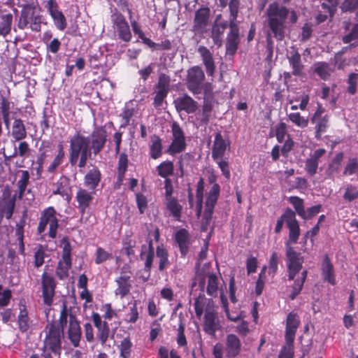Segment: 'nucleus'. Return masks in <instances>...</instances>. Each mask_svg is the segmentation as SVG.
<instances>
[{
  "label": "nucleus",
  "mask_w": 358,
  "mask_h": 358,
  "mask_svg": "<svg viewBox=\"0 0 358 358\" xmlns=\"http://www.w3.org/2000/svg\"><path fill=\"white\" fill-rule=\"evenodd\" d=\"M268 30L266 36V48L272 52L273 50V36L277 41H281L285 35V22L289 10L278 3H272L267 8Z\"/></svg>",
  "instance_id": "1"
},
{
  "label": "nucleus",
  "mask_w": 358,
  "mask_h": 358,
  "mask_svg": "<svg viewBox=\"0 0 358 358\" xmlns=\"http://www.w3.org/2000/svg\"><path fill=\"white\" fill-rule=\"evenodd\" d=\"M284 222L289 229V238L285 243H297L300 236V227L296 219V213L287 208L284 213L278 219L275 227V233L279 234L282 231Z\"/></svg>",
  "instance_id": "2"
},
{
  "label": "nucleus",
  "mask_w": 358,
  "mask_h": 358,
  "mask_svg": "<svg viewBox=\"0 0 358 358\" xmlns=\"http://www.w3.org/2000/svg\"><path fill=\"white\" fill-rule=\"evenodd\" d=\"M69 143V163L73 166L78 162L80 155L92 152L89 138L79 132L70 138Z\"/></svg>",
  "instance_id": "3"
},
{
  "label": "nucleus",
  "mask_w": 358,
  "mask_h": 358,
  "mask_svg": "<svg viewBox=\"0 0 358 358\" xmlns=\"http://www.w3.org/2000/svg\"><path fill=\"white\" fill-rule=\"evenodd\" d=\"M43 16L37 13L31 6L24 7L20 12L17 27L23 30L28 27L31 31L38 32L41 29Z\"/></svg>",
  "instance_id": "4"
},
{
  "label": "nucleus",
  "mask_w": 358,
  "mask_h": 358,
  "mask_svg": "<svg viewBox=\"0 0 358 358\" xmlns=\"http://www.w3.org/2000/svg\"><path fill=\"white\" fill-rule=\"evenodd\" d=\"M48 332L45 340L46 348H48L57 358H59L62 350V339L64 338V331L59 325L51 323L46 327Z\"/></svg>",
  "instance_id": "5"
},
{
  "label": "nucleus",
  "mask_w": 358,
  "mask_h": 358,
  "mask_svg": "<svg viewBox=\"0 0 358 358\" xmlns=\"http://www.w3.org/2000/svg\"><path fill=\"white\" fill-rule=\"evenodd\" d=\"M172 141L166 152L171 155L182 152L187 147L185 136L183 130L176 122L171 125Z\"/></svg>",
  "instance_id": "6"
},
{
  "label": "nucleus",
  "mask_w": 358,
  "mask_h": 358,
  "mask_svg": "<svg viewBox=\"0 0 358 358\" xmlns=\"http://www.w3.org/2000/svg\"><path fill=\"white\" fill-rule=\"evenodd\" d=\"M48 224L49 236L52 238H55L56 237L57 230L59 225L58 220L55 217V210L52 207H50L43 211L38 226V234H42Z\"/></svg>",
  "instance_id": "7"
},
{
  "label": "nucleus",
  "mask_w": 358,
  "mask_h": 358,
  "mask_svg": "<svg viewBox=\"0 0 358 358\" xmlns=\"http://www.w3.org/2000/svg\"><path fill=\"white\" fill-rule=\"evenodd\" d=\"M41 286L43 303L50 306L52 304L55 294L56 281L50 274L44 272L41 275Z\"/></svg>",
  "instance_id": "8"
},
{
  "label": "nucleus",
  "mask_w": 358,
  "mask_h": 358,
  "mask_svg": "<svg viewBox=\"0 0 358 358\" xmlns=\"http://www.w3.org/2000/svg\"><path fill=\"white\" fill-rule=\"evenodd\" d=\"M205 76L203 70L199 66H194L188 73L187 89L194 94L201 92V85Z\"/></svg>",
  "instance_id": "9"
},
{
  "label": "nucleus",
  "mask_w": 358,
  "mask_h": 358,
  "mask_svg": "<svg viewBox=\"0 0 358 358\" xmlns=\"http://www.w3.org/2000/svg\"><path fill=\"white\" fill-rule=\"evenodd\" d=\"M219 329V323L214 310L213 300H208L204 315L203 330L209 335H214Z\"/></svg>",
  "instance_id": "10"
},
{
  "label": "nucleus",
  "mask_w": 358,
  "mask_h": 358,
  "mask_svg": "<svg viewBox=\"0 0 358 358\" xmlns=\"http://www.w3.org/2000/svg\"><path fill=\"white\" fill-rule=\"evenodd\" d=\"M106 130L102 127H99L96 128L88 137L90 147L94 155H97L103 150L106 142Z\"/></svg>",
  "instance_id": "11"
},
{
  "label": "nucleus",
  "mask_w": 358,
  "mask_h": 358,
  "mask_svg": "<svg viewBox=\"0 0 358 358\" xmlns=\"http://www.w3.org/2000/svg\"><path fill=\"white\" fill-rule=\"evenodd\" d=\"M229 31L227 37L226 52L227 55L234 56L240 43L239 27L238 24H229Z\"/></svg>",
  "instance_id": "12"
},
{
  "label": "nucleus",
  "mask_w": 358,
  "mask_h": 358,
  "mask_svg": "<svg viewBox=\"0 0 358 358\" xmlns=\"http://www.w3.org/2000/svg\"><path fill=\"white\" fill-rule=\"evenodd\" d=\"M287 58L292 68L293 76L299 77L303 76L304 65L302 63L301 55L296 47H290V50L287 53Z\"/></svg>",
  "instance_id": "13"
},
{
  "label": "nucleus",
  "mask_w": 358,
  "mask_h": 358,
  "mask_svg": "<svg viewBox=\"0 0 358 358\" xmlns=\"http://www.w3.org/2000/svg\"><path fill=\"white\" fill-rule=\"evenodd\" d=\"M210 15L209 8L203 6L199 8L194 15L193 30L203 32L208 25Z\"/></svg>",
  "instance_id": "14"
},
{
  "label": "nucleus",
  "mask_w": 358,
  "mask_h": 358,
  "mask_svg": "<svg viewBox=\"0 0 358 358\" xmlns=\"http://www.w3.org/2000/svg\"><path fill=\"white\" fill-rule=\"evenodd\" d=\"M296 243H285L287 268L301 270L303 263V257L301 255V253L296 252L292 246V244Z\"/></svg>",
  "instance_id": "15"
},
{
  "label": "nucleus",
  "mask_w": 358,
  "mask_h": 358,
  "mask_svg": "<svg viewBox=\"0 0 358 358\" xmlns=\"http://www.w3.org/2000/svg\"><path fill=\"white\" fill-rule=\"evenodd\" d=\"M300 320L296 313L291 312L288 314L286 322L285 340L287 343L293 344Z\"/></svg>",
  "instance_id": "16"
},
{
  "label": "nucleus",
  "mask_w": 358,
  "mask_h": 358,
  "mask_svg": "<svg viewBox=\"0 0 358 358\" xmlns=\"http://www.w3.org/2000/svg\"><path fill=\"white\" fill-rule=\"evenodd\" d=\"M81 328L76 317L69 315V325L68 329V338L74 347H78L81 338Z\"/></svg>",
  "instance_id": "17"
},
{
  "label": "nucleus",
  "mask_w": 358,
  "mask_h": 358,
  "mask_svg": "<svg viewBox=\"0 0 358 358\" xmlns=\"http://www.w3.org/2000/svg\"><path fill=\"white\" fill-rule=\"evenodd\" d=\"M177 111H185L187 113H194L198 108V103L189 95L185 94L174 101Z\"/></svg>",
  "instance_id": "18"
},
{
  "label": "nucleus",
  "mask_w": 358,
  "mask_h": 358,
  "mask_svg": "<svg viewBox=\"0 0 358 358\" xmlns=\"http://www.w3.org/2000/svg\"><path fill=\"white\" fill-rule=\"evenodd\" d=\"M94 194L93 192H89L85 189H80L77 192L76 195V200L78 202L77 208L82 215L85 214L92 202Z\"/></svg>",
  "instance_id": "19"
},
{
  "label": "nucleus",
  "mask_w": 358,
  "mask_h": 358,
  "mask_svg": "<svg viewBox=\"0 0 358 358\" xmlns=\"http://www.w3.org/2000/svg\"><path fill=\"white\" fill-rule=\"evenodd\" d=\"M351 26L350 32L343 36L342 41L344 43H350L358 38V10L355 12L353 19L350 17L349 21L343 22V27L345 30H349Z\"/></svg>",
  "instance_id": "20"
},
{
  "label": "nucleus",
  "mask_w": 358,
  "mask_h": 358,
  "mask_svg": "<svg viewBox=\"0 0 358 358\" xmlns=\"http://www.w3.org/2000/svg\"><path fill=\"white\" fill-rule=\"evenodd\" d=\"M241 349L240 339L234 334H229L226 338V356L228 358H234L240 353Z\"/></svg>",
  "instance_id": "21"
},
{
  "label": "nucleus",
  "mask_w": 358,
  "mask_h": 358,
  "mask_svg": "<svg viewBox=\"0 0 358 358\" xmlns=\"http://www.w3.org/2000/svg\"><path fill=\"white\" fill-rule=\"evenodd\" d=\"M198 52L201 57L207 74L212 76L215 69V65L212 53L209 49L203 45H200L198 48Z\"/></svg>",
  "instance_id": "22"
},
{
  "label": "nucleus",
  "mask_w": 358,
  "mask_h": 358,
  "mask_svg": "<svg viewBox=\"0 0 358 358\" xmlns=\"http://www.w3.org/2000/svg\"><path fill=\"white\" fill-rule=\"evenodd\" d=\"M101 178V173L99 169L93 166L90 169L84 178V185L88 189L94 190L99 185Z\"/></svg>",
  "instance_id": "23"
},
{
  "label": "nucleus",
  "mask_w": 358,
  "mask_h": 358,
  "mask_svg": "<svg viewBox=\"0 0 358 358\" xmlns=\"http://www.w3.org/2000/svg\"><path fill=\"white\" fill-rule=\"evenodd\" d=\"M176 241L178 245L181 256L185 257L188 251L190 244L189 237L187 231L185 229H181L176 233Z\"/></svg>",
  "instance_id": "24"
},
{
  "label": "nucleus",
  "mask_w": 358,
  "mask_h": 358,
  "mask_svg": "<svg viewBox=\"0 0 358 358\" xmlns=\"http://www.w3.org/2000/svg\"><path fill=\"white\" fill-rule=\"evenodd\" d=\"M214 104V98L203 99L201 112L198 113L199 120L202 124L206 125L209 122Z\"/></svg>",
  "instance_id": "25"
},
{
  "label": "nucleus",
  "mask_w": 358,
  "mask_h": 358,
  "mask_svg": "<svg viewBox=\"0 0 358 358\" xmlns=\"http://www.w3.org/2000/svg\"><path fill=\"white\" fill-rule=\"evenodd\" d=\"M322 273L323 278L325 281H327L331 285H334L336 284V279L334 271V266L331 263L330 259L327 255L324 257L322 263Z\"/></svg>",
  "instance_id": "26"
},
{
  "label": "nucleus",
  "mask_w": 358,
  "mask_h": 358,
  "mask_svg": "<svg viewBox=\"0 0 358 358\" xmlns=\"http://www.w3.org/2000/svg\"><path fill=\"white\" fill-rule=\"evenodd\" d=\"M226 143L220 133H217L212 150V157L214 160L221 159L226 151Z\"/></svg>",
  "instance_id": "27"
},
{
  "label": "nucleus",
  "mask_w": 358,
  "mask_h": 358,
  "mask_svg": "<svg viewBox=\"0 0 358 358\" xmlns=\"http://www.w3.org/2000/svg\"><path fill=\"white\" fill-rule=\"evenodd\" d=\"M227 27H229V23L227 21L215 22L213 25L211 38L213 43L218 47H220L222 44V36Z\"/></svg>",
  "instance_id": "28"
},
{
  "label": "nucleus",
  "mask_w": 358,
  "mask_h": 358,
  "mask_svg": "<svg viewBox=\"0 0 358 358\" xmlns=\"http://www.w3.org/2000/svg\"><path fill=\"white\" fill-rule=\"evenodd\" d=\"M27 133L23 121L20 118H15L11 130V136L15 141H20L27 137Z\"/></svg>",
  "instance_id": "29"
},
{
  "label": "nucleus",
  "mask_w": 358,
  "mask_h": 358,
  "mask_svg": "<svg viewBox=\"0 0 358 358\" xmlns=\"http://www.w3.org/2000/svg\"><path fill=\"white\" fill-rule=\"evenodd\" d=\"M129 279V276L122 275L115 280L117 285V287L115 290V295H119L122 299L129 294L131 287Z\"/></svg>",
  "instance_id": "30"
},
{
  "label": "nucleus",
  "mask_w": 358,
  "mask_h": 358,
  "mask_svg": "<svg viewBox=\"0 0 358 358\" xmlns=\"http://www.w3.org/2000/svg\"><path fill=\"white\" fill-rule=\"evenodd\" d=\"M13 14L0 12V36L6 37L12 29Z\"/></svg>",
  "instance_id": "31"
},
{
  "label": "nucleus",
  "mask_w": 358,
  "mask_h": 358,
  "mask_svg": "<svg viewBox=\"0 0 358 358\" xmlns=\"http://www.w3.org/2000/svg\"><path fill=\"white\" fill-rule=\"evenodd\" d=\"M313 124L315 125V138L319 139L321 135L325 133L329 125V116L324 115L322 117L310 118Z\"/></svg>",
  "instance_id": "32"
},
{
  "label": "nucleus",
  "mask_w": 358,
  "mask_h": 358,
  "mask_svg": "<svg viewBox=\"0 0 358 358\" xmlns=\"http://www.w3.org/2000/svg\"><path fill=\"white\" fill-rule=\"evenodd\" d=\"M27 217V210L23 212L22 217L19 223H17L15 227V235L17 237L19 241L20 252L24 253V245L23 242L24 239V227L25 224V218Z\"/></svg>",
  "instance_id": "33"
},
{
  "label": "nucleus",
  "mask_w": 358,
  "mask_h": 358,
  "mask_svg": "<svg viewBox=\"0 0 358 358\" xmlns=\"http://www.w3.org/2000/svg\"><path fill=\"white\" fill-rule=\"evenodd\" d=\"M31 150L29 148V145L26 141H21L18 144V148H15L14 152L12 155H9V158H13L17 156H20L23 158H27L29 157L31 154Z\"/></svg>",
  "instance_id": "34"
},
{
  "label": "nucleus",
  "mask_w": 358,
  "mask_h": 358,
  "mask_svg": "<svg viewBox=\"0 0 358 358\" xmlns=\"http://www.w3.org/2000/svg\"><path fill=\"white\" fill-rule=\"evenodd\" d=\"M208 285L206 293L210 296H216L218 289V278L214 273H208Z\"/></svg>",
  "instance_id": "35"
},
{
  "label": "nucleus",
  "mask_w": 358,
  "mask_h": 358,
  "mask_svg": "<svg viewBox=\"0 0 358 358\" xmlns=\"http://www.w3.org/2000/svg\"><path fill=\"white\" fill-rule=\"evenodd\" d=\"M156 255L159 259V269L162 271L170 264L168 259V252L163 245H158L156 248Z\"/></svg>",
  "instance_id": "36"
},
{
  "label": "nucleus",
  "mask_w": 358,
  "mask_h": 358,
  "mask_svg": "<svg viewBox=\"0 0 358 358\" xmlns=\"http://www.w3.org/2000/svg\"><path fill=\"white\" fill-rule=\"evenodd\" d=\"M166 206L173 217L176 220H179L181 215L182 206L178 200L176 198L166 200Z\"/></svg>",
  "instance_id": "37"
},
{
  "label": "nucleus",
  "mask_w": 358,
  "mask_h": 358,
  "mask_svg": "<svg viewBox=\"0 0 358 358\" xmlns=\"http://www.w3.org/2000/svg\"><path fill=\"white\" fill-rule=\"evenodd\" d=\"M72 262L59 260L56 269V275L60 280H64L69 276V271L71 268Z\"/></svg>",
  "instance_id": "38"
},
{
  "label": "nucleus",
  "mask_w": 358,
  "mask_h": 358,
  "mask_svg": "<svg viewBox=\"0 0 358 358\" xmlns=\"http://www.w3.org/2000/svg\"><path fill=\"white\" fill-rule=\"evenodd\" d=\"M289 120L299 128L304 129L308 125V118L301 116L298 112L291 113L288 115Z\"/></svg>",
  "instance_id": "39"
},
{
  "label": "nucleus",
  "mask_w": 358,
  "mask_h": 358,
  "mask_svg": "<svg viewBox=\"0 0 358 358\" xmlns=\"http://www.w3.org/2000/svg\"><path fill=\"white\" fill-rule=\"evenodd\" d=\"M208 300L209 299H207L204 294H199L195 299L194 306L196 315L198 317H200L203 315L204 310L206 311Z\"/></svg>",
  "instance_id": "40"
},
{
  "label": "nucleus",
  "mask_w": 358,
  "mask_h": 358,
  "mask_svg": "<svg viewBox=\"0 0 358 358\" xmlns=\"http://www.w3.org/2000/svg\"><path fill=\"white\" fill-rule=\"evenodd\" d=\"M331 69L326 62H320L316 64L314 72L317 73L322 80H327L331 75Z\"/></svg>",
  "instance_id": "41"
},
{
  "label": "nucleus",
  "mask_w": 358,
  "mask_h": 358,
  "mask_svg": "<svg viewBox=\"0 0 358 358\" xmlns=\"http://www.w3.org/2000/svg\"><path fill=\"white\" fill-rule=\"evenodd\" d=\"M158 174L162 178H166L172 175L173 172V164L171 161H165L157 167Z\"/></svg>",
  "instance_id": "42"
},
{
  "label": "nucleus",
  "mask_w": 358,
  "mask_h": 358,
  "mask_svg": "<svg viewBox=\"0 0 358 358\" xmlns=\"http://www.w3.org/2000/svg\"><path fill=\"white\" fill-rule=\"evenodd\" d=\"M150 157L154 159H158L162 156V145L161 139L155 136L154 139L152 140V144L150 145Z\"/></svg>",
  "instance_id": "43"
},
{
  "label": "nucleus",
  "mask_w": 358,
  "mask_h": 358,
  "mask_svg": "<svg viewBox=\"0 0 358 358\" xmlns=\"http://www.w3.org/2000/svg\"><path fill=\"white\" fill-rule=\"evenodd\" d=\"M240 2L239 0H231L229 3V24H238L237 17L238 14Z\"/></svg>",
  "instance_id": "44"
},
{
  "label": "nucleus",
  "mask_w": 358,
  "mask_h": 358,
  "mask_svg": "<svg viewBox=\"0 0 358 358\" xmlns=\"http://www.w3.org/2000/svg\"><path fill=\"white\" fill-rule=\"evenodd\" d=\"M65 152L63 150L62 145H60L59 146L58 154L56 155L50 165L48 166V171L50 173H53L56 169L63 162Z\"/></svg>",
  "instance_id": "45"
},
{
  "label": "nucleus",
  "mask_w": 358,
  "mask_h": 358,
  "mask_svg": "<svg viewBox=\"0 0 358 358\" xmlns=\"http://www.w3.org/2000/svg\"><path fill=\"white\" fill-rule=\"evenodd\" d=\"M61 245L63 248L62 259L64 262H71V246L67 237H63L61 240Z\"/></svg>",
  "instance_id": "46"
},
{
  "label": "nucleus",
  "mask_w": 358,
  "mask_h": 358,
  "mask_svg": "<svg viewBox=\"0 0 358 358\" xmlns=\"http://www.w3.org/2000/svg\"><path fill=\"white\" fill-rule=\"evenodd\" d=\"M18 324L20 331L22 332L27 331L29 327V319L25 307L20 310L18 316Z\"/></svg>",
  "instance_id": "47"
},
{
  "label": "nucleus",
  "mask_w": 358,
  "mask_h": 358,
  "mask_svg": "<svg viewBox=\"0 0 358 358\" xmlns=\"http://www.w3.org/2000/svg\"><path fill=\"white\" fill-rule=\"evenodd\" d=\"M97 329V338L101 341L102 345H104L109 336L110 328L107 322L103 321V326L99 327Z\"/></svg>",
  "instance_id": "48"
},
{
  "label": "nucleus",
  "mask_w": 358,
  "mask_h": 358,
  "mask_svg": "<svg viewBox=\"0 0 358 358\" xmlns=\"http://www.w3.org/2000/svg\"><path fill=\"white\" fill-rule=\"evenodd\" d=\"M289 203L294 206L296 212L300 217L304 216L303 200L299 196H293L289 198Z\"/></svg>",
  "instance_id": "49"
},
{
  "label": "nucleus",
  "mask_w": 358,
  "mask_h": 358,
  "mask_svg": "<svg viewBox=\"0 0 358 358\" xmlns=\"http://www.w3.org/2000/svg\"><path fill=\"white\" fill-rule=\"evenodd\" d=\"M117 30L120 38H121L122 41L128 42L131 40V34L128 22H126L123 24H120V26L117 27Z\"/></svg>",
  "instance_id": "50"
},
{
  "label": "nucleus",
  "mask_w": 358,
  "mask_h": 358,
  "mask_svg": "<svg viewBox=\"0 0 358 358\" xmlns=\"http://www.w3.org/2000/svg\"><path fill=\"white\" fill-rule=\"evenodd\" d=\"M128 166V158L127 155L124 153H122L120 155L118 161V178L119 180H122L124 176Z\"/></svg>",
  "instance_id": "51"
},
{
  "label": "nucleus",
  "mask_w": 358,
  "mask_h": 358,
  "mask_svg": "<svg viewBox=\"0 0 358 358\" xmlns=\"http://www.w3.org/2000/svg\"><path fill=\"white\" fill-rule=\"evenodd\" d=\"M45 257V249L40 245L34 252V266L36 268L41 267L44 263Z\"/></svg>",
  "instance_id": "52"
},
{
  "label": "nucleus",
  "mask_w": 358,
  "mask_h": 358,
  "mask_svg": "<svg viewBox=\"0 0 358 358\" xmlns=\"http://www.w3.org/2000/svg\"><path fill=\"white\" fill-rule=\"evenodd\" d=\"M132 343L129 338H124L120 345V356L122 358H129Z\"/></svg>",
  "instance_id": "53"
},
{
  "label": "nucleus",
  "mask_w": 358,
  "mask_h": 358,
  "mask_svg": "<svg viewBox=\"0 0 358 358\" xmlns=\"http://www.w3.org/2000/svg\"><path fill=\"white\" fill-rule=\"evenodd\" d=\"M347 83L348 84V93L352 95L355 94L357 92V85L358 84V73H352L349 74Z\"/></svg>",
  "instance_id": "54"
},
{
  "label": "nucleus",
  "mask_w": 358,
  "mask_h": 358,
  "mask_svg": "<svg viewBox=\"0 0 358 358\" xmlns=\"http://www.w3.org/2000/svg\"><path fill=\"white\" fill-rule=\"evenodd\" d=\"M21 178L17 182V186L20 195L24 194L29 181V173L28 171H21Z\"/></svg>",
  "instance_id": "55"
},
{
  "label": "nucleus",
  "mask_w": 358,
  "mask_h": 358,
  "mask_svg": "<svg viewBox=\"0 0 358 358\" xmlns=\"http://www.w3.org/2000/svg\"><path fill=\"white\" fill-rule=\"evenodd\" d=\"M204 190V180L203 178H200L196 185V199H197V207L199 208V213L201 212L202 201H203V194Z\"/></svg>",
  "instance_id": "56"
},
{
  "label": "nucleus",
  "mask_w": 358,
  "mask_h": 358,
  "mask_svg": "<svg viewBox=\"0 0 358 358\" xmlns=\"http://www.w3.org/2000/svg\"><path fill=\"white\" fill-rule=\"evenodd\" d=\"M171 78L169 76L161 73L159 76V80L156 85V88L169 92Z\"/></svg>",
  "instance_id": "57"
},
{
  "label": "nucleus",
  "mask_w": 358,
  "mask_h": 358,
  "mask_svg": "<svg viewBox=\"0 0 358 358\" xmlns=\"http://www.w3.org/2000/svg\"><path fill=\"white\" fill-rule=\"evenodd\" d=\"M318 162L311 157L308 158L305 162V170L310 176H313L317 173L318 168Z\"/></svg>",
  "instance_id": "58"
},
{
  "label": "nucleus",
  "mask_w": 358,
  "mask_h": 358,
  "mask_svg": "<svg viewBox=\"0 0 358 358\" xmlns=\"http://www.w3.org/2000/svg\"><path fill=\"white\" fill-rule=\"evenodd\" d=\"M322 8L324 9V13L320 12V13H318V15L316 17V20L318 24L326 21L328 18V15H331L333 11L334 10V9L331 8V7H329V5H327L324 3L322 4Z\"/></svg>",
  "instance_id": "59"
},
{
  "label": "nucleus",
  "mask_w": 358,
  "mask_h": 358,
  "mask_svg": "<svg viewBox=\"0 0 358 358\" xmlns=\"http://www.w3.org/2000/svg\"><path fill=\"white\" fill-rule=\"evenodd\" d=\"M53 18L56 27L62 31L66 27V20L62 12L51 16Z\"/></svg>",
  "instance_id": "60"
},
{
  "label": "nucleus",
  "mask_w": 358,
  "mask_h": 358,
  "mask_svg": "<svg viewBox=\"0 0 358 358\" xmlns=\"http://www.w3.org/2000/svg\"><path fill=\"white\" fill-rule=\"evenodd\" d=\"M96 255L95 263L96 264H100L112 257L110 254L101 248L97 249Z\"/></svg>",
  "instance_id": "61"
},
{
  "label": "nucleus",
  "mask_w": 358,
  "mask_h": 358,
  "mask_svg": "<svg viewBox=\"0 0 358 358\" xmlns=\"http://www.w3.org/2000/svg\"><path fill=\"white\" fill-rule=\"evenodd\" d=\"M358 171V162L355 158L350 159L348 164L346 165L344 174L352 175L353 173Z\"/></svg>",
  "instance_id": "62"
},
{
  "label": "nucleus",
  "mask_w": 358,
  "mask_h": 358,
  "mask_svg": "<svg viewBox=\"0 0 358 358\" xmlns=\"http://www.w3.org/2000/svg\"><path fill=\"white\" fill-rule=\"evenodd\" d=\"M358 197V190L355 187L350 186L346 188L345 192L343 195L345 200L352 201Z\"/></svg>",
  "instance_id": "63"
},
{
  "label": "nucleus",
  "mask_w": 358,
  "mask_h": 358,
  "mask_svg": "<svg viewBox=\"0 0 358 358\" xmlns=\"http://www.w3.org/2000/svg\"><path fill=\"white\" fill-rule=\"evenodd\" d=\"M294 348L293 344L287 343V346H284L281 350L278 358H293Z\"/></svg>",
  "instance_id": "64"
}]
</instances>
